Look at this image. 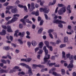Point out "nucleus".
I'll list each match as a JSON object with an SVG mask.
<instances>
[{"label": "nucleus", "mask_w": 76, "mask_h": 76, "mask_svg": "<svg viewBox=\"0 0 76 76\" xmlns=\"http://www.w3.org/2000/svg\"><path fill=\"white\" fill-rule=\"evenodd\" d=\"M45 53V56L44 59V62H43L41 63L42 64H45L48 61V59H49L50 57V55H48V57H47V54L48 53V50H44Z\"/></svg>", "instance_id": "f257e3e1"}, {"label": "nucleus", "mask_w": 76, "mask_h": 76, "mask_svg": "<svg viewBox=\"0 0 76 76\" xmlns=\"http://www.w3.org/2000/svg\"><path fill=\"white\" fill-rule=\"evenodd\" d=\"M53 23H56V24H58V27H60L61 28H62L63 27V24L62 23H66L65 22L62 21L61 20H54L53 21Z\"/></svg>", "instance_id": "f03ea898"}, {"label": "nucleus", "mask_w": 76, "mask_h": 76, "mask_svg": "<svg viewBox=\"0 0 76 76\" xmlns=\"http://www.w3.org/2000/svg\"><path fill=\"white\" fill-rule=\"evenodd\" d=\"M20 64V65H21V66H25L27 69H29V70H28V71L29 74H30L31 75L33 74H32V69H31L30 67H29V66H28V65L23 63H21Z\"/></svg>", "instance_id": "7ed1b4c3"}, {"label": "nucleus", "mask_w": 76, "mask_h": 76, "mask_svg": "<svg viewBox=\"0 0 76 76\" xmlns=\"http://www.w3.org/2000/svg\"><path fill=\"white\" fill-rule=\"evenodd\" d=\"M2 27L4 29H7L8 32H12V30L11 29V27L9 25L7 26V27L6 26H2Z\"/></svg>", "instance_id": "20e7f679"}, {"label": "nucleus", "mask_w": 76, "mask_h": 76, "mask_svg": "<svg viewBox=\"0 0 76 76\" xmlns=\"http://www.w3.org/2000/svg\"><path fill=\"white\" fill-rule=\"evenodd\" d=\"M31 14L33 15H35L36 16H38L39 15V10H37L36 11H33L31 12Z\"/></svg>", "instance_id": "39448f33"}, {"label": "nucleus", "mask_w": 76, "mask_h": 76, "mask_svg": "<svg viewBox=\"0 0 76 76\" xmlns=\"http://www.w3.org/2000/svg\"><path fill=\"white\" fill-rule=\"evenodd\" d=\"M43 12L45 13H48L49 12H50V10L48 8L45 7L43 9Z\"/></svg>", "instance_id": "423d86ee"}, {"label": "nucleus", "mask_w": 76, "mask_h": 76, "mask_svg": "<svg viewBox=\"0 0 76 76\" xmlns=\"http://www.w3.org/2000/svg\"><path fill=\"white\" fill-rule=\"evenodd\" d=\"M67 13H71L72 11L70 10V5H68L67 7Z\"/></svg>", "instance_id": "0eeeda50"}, {"label": "nucleus", "mask_w": 76, "mask_h": 76, "mask_svg": "<svg viewBox=\"0 0 76 76\" xmlns=\"http://www.w3.org/2000/svg\"><path fill=\"white\" fill-rule=\"evenodd\" d=\"M17 20V19H12L11 21H9L7 23V25H9L10 23H13L15 21Z\"/></svg>", "instance_id": "6e6552de"}, {"label": "nucleus", "mask_w": 76, "mask_h": 76, "mask_svg": "<svg viewBox=\"0 0 76 76\" xmlns=\"http://www.w3.org/2000/svg\"><path fill=\"white\" fill-rule=\"evenodd\" d=\"M25 32L24 31L22 33L19 32L18 33V35L19 36H20L21 38H23V37H24V35H25Z\"/></svg>", "instance_id": "1a4fd4ad"}, {"label": "nucleus", "mask_w": 76, "mask_h": 76, "mask_svg": "<svg viewBox=\"0 0 76 76\" xmlns=\"http://www.w3.org/2000/svg\"><path fill=\"white\" fill-rule=\"evenodd\" d=\"M11 12L13 13H16L18 12V10L16 8L12 9L11 10Z\"/></svg>", "instance_id": "9d476101"}, {"label": "nucleus", "mask_w": 76, "mask_h": 76, "mask_svg": "<svg viewBox=\"0 0 76 76\" xmlns=\"http://www.w3.org/2000/svg\"><path fill=\"white\" fill-rule=\"evenodd\" d=\"M6 34V30L3 29L2 32H0V34L1 35H4Z\"/></svg>", "instance_id": "9b49d317"}, {"label": "nucleus", "mask_w": 76, "mask_h": 76, "mask_svg": "<svg viewBox=\"0 0 76 76\" xmlns=\"http://www.w3.org/2000/svg\"><path fill=\"white\" fill-rule=\"evenodd\" d=\"M33 67H43V66L40 64L37 65L35 64H33Z\"/></svg>", "instance_id": "f8f14e48"}, {"label": "nucleus", "mask_w": 76, "mask_h": 76, "mask_svg": "<svg viewBox=\"0 0 76 76\" xmlns=\"http://www.w3.org/2000/svg\"><path fill=\"white\" fill-rule=\"evenodd\" d=\"M31 44L33 46H36L37 45V42L33 40L31 42Z\"/></svg>", "instance_id": "ddd939ff"}, {"label": "nucleus", "mask_w": 76, "mask_h": 76, "mask_svg": "<svg viewBox=\"0 0 76 76\" xmlns=\"http://www.w3.org/2000/svg\"><path fill=\"white\" fill-rule=\"evenodd\" d=\"M44 43L45 45L48 48H49V42L47 41H45L44 42Z\"/></svg>", "instance_id": "4468645a"}, {"label": "nucleus", "mask_w": 76, "mask_h": 76, "mask_svg": "<svg viewBox=\"0 0 76 76\" xmlns=\"http://www.w3.org/2000/svg\"><path fill=\"white\" fill-rule=\"evenodd\" d=\"M39 48H42L43 47V42H40L39 44Z\"/></svg>", "instance_id": "2eb2a0df"}, {"label": "nucleus", "mask_w": 76, "mask_h": 76, "mask_svg": "<svg viewBox=\"0 0 76 76\" xmlns=\"http://www.w3.org/2000/svg\"><path fill=\"white\" fill-rule=\"evenodd\" d=\"M25 19H20V22H22L24 26H26V22L25 21Z\"/></svg>", "instance_id": "dca6fc26"}, {"label": "nucleus", "mask_w": 76, "mask_h": 76, "mask_svg": "<svg viewBox=\"0 0 76 76\" xmlns=\"http://www.w3.org/2000/svg\"><path fill=\"white\" fill-rule=\"evenodd\" d=\"M67 68L69 69V68H73V64H69L68 66H67Z\"/></svg>", "instance_id": "f3484780"}, {"label": "nucleus", "mask_w": 76, "mask_h": 76, "mask_svg": "<svg viewBox=\"0 0 76 76\" xmlns=\"http://www.w3.org/2000/svg\"><path fill=\"white\" fill-rule=\"evenodd\" d=\"M61 11L63 13H65L66 11V10L65 9V7H63L60 9Z\"/></svg>", "instance_id": "a211bd4d"}, {"label": "nucleus", "mask_w": 76, "mask_h": 76, "mask_svg": "<svg viewBox=\"0 0 76 76\" xmlns=\"http://www.w3.org/2000/svg\"><path fill=\"white\" fill-rule=\"evenodd\" d=\"M7 72V71L4 69H1L0 70V73H6Z\"/></svg>", "instance_id": "6ab92c4d"}, {"label": "nucleus", "mask_w": 76, "mask_h": 76, "mask_svg": "<svg viewBox=\"0 0 76 76\" xmlns=\"http://www.w3.org/2000/svg\"><path fill=\"white\" fill-rule=\"evenodd\" d=\"M68 37H65L64 39V42H67L68 41Z\"/></svg>", "instance_id": "aec40b11"}, {"label": "nucleus", "mask_w": 76, "mask_h": 76, "mask_svg": "<svg viewBox=\"0 0 76 76\" xmlns=\"http://www.w3.org/2000/svg\"><path fill=\"white\" fill-rule=\"evenodd\" d=\"M42 30H43V28H42L39 29L38 31V34H41L42 31Z\"/></svg>", "instance_id": "412c9836"}, {"label": "nucleus", "mask_w": 76, "mask_h": 76, "mask_svg": "<svg viewBox=\"0 0 76 76\" xmlns=\"http://www.w3.org/2000/svg\"><path fill=\"white\" fill-rule=\"evenodd\" d=\"M58 13L59 15H63V12H62L61 9H60L58 11Z\"/></svg>", "instance_id": "4be33fe9"}, {"label": "nucleus", "mask_w": 76, "mask_h": 76, "mask_svg": "<svg viewBox=\"0 0 76 76\" xmlns=\"http://www.w3.org/2000/svg\"><path fill=\"white\" fill-rule=\"evenodd\" d=\"M4 50H9L10 49V48L9 47L7 46H5L3 48Z\"/></svg>", "instance_id": "5701e85b"}, {"label": "nucleus", "mask_w": 76, "mask_h": 76, "mask_svg": "<svg viewBox=\"0 0 76 76\" xmlns=\"http://www.w3.org/2000/svg\"><path fill=\"white\" fill-rule=\"evenodd\" d=\"M55 70H56V68H53L52 69L49 70V73H51L52 72H53V71H54Z\"/></svg>", "instance_id": "b1692460"}, {"label": "nucleus", "mask_w": 76, "mask_h": 76, "mask_svg": "<svg viewBox=\"0 0 76 76\" xmlns=\"http://www.w3.org/2000/svg\"><path fill=\"white\" fill-rule=\"evenodd\" d=\"M58 7H62L65 6L63 4H58Z\"/></svg>", "instance_id": "393cba45"}, {"label": "nucleus", "mask_w": 76, "mask_h": 76, "mask_svg": "<svg viewBox=\"0 0 76 76\" xmlns=\"http://www.w3.org/2000/svg\"><path fill=\"white\" fill-rule=\"evenodd\" d=\"M62 54L63 58H66V56H65V55H66V53H65V52L63 51L62 52Z\"/></svg>", "instance_id": "a878e982"}, {"label": "nucleus", "mask_w": 76, "mask_h": 76, "mask_svg": "<svg viewBox=\"0 0 76 76\" xmlns=\"http://www.w3.org/2000/svg\"><path fill=\"white\" fill-rule=\"evenodd\" d=\"M61 74L62 75H64L65 74V70L62 69H61Z\"/></svg>", "instance_id": "bb28decb"}, {"label": "nucleus", "mask_w": 76, "mask_h": 76, "mask_svg": "<svg viewBox=\"0 0 76 76\" xmlns=\"http://www.w3.org/2000/svg\"><path fill=\"white\" fill-rule=\"evenodd\" d=\"M53 32H54V30L53 29H50L48 31V33H49V34H51V33Z\"/></svg>", "instance_id": "cd10ccee"}, {"label": "nucleus", "mask_w": 76, "mask_h": 76, "mask_svg": "<svg viewBox=\"0 0 76 76\" xmlns=\"http://www.w3.org/2000/svg\"><path fill=\"white\" fill-rule=\"evenodd\" d=\"M25 74V72L23 71H22L21 72H19L18 73V75H24Z\"/></svg>", "instance_id": "c85d7f7f"}, {"label": "nucleus", "mask_w": 76, "mask_h": 76, "mask_svg": "<svg viewBox=\"0 0 76 76\" xmlns=\"http://www.w3.org/2000/svg\"><path fill=\"white\" fill-rule=\"evenodd\" d=\"M73 59H74V56L72 55H71L69 57V59L71 60H73Z\"/></svg>", "instance_id": "c756f323"}, {"label": "nucleus", "mask_w": 76, "mask_h": 76, "mask_svg": "<svg viewBox=\"0 0 76 76\" xmlns=\"http://www.w3.org/2000/svg\"><path fill=\"white\" fill-rule=\"evenodd\" d=\"M23 27V24H19V28L20 29H22Z\"/></svg>", "instance_id": "7c9ffc66"}, {"label": "nucleus", "mask_w": 76, "mask_h": 76, "mask_svg": "<svg viewBox=\"0 0 76 76\" xmlns=\"http://www.w3.org/2000/svg\"><path fill=\"white\" fill-rule=\"evenodd\" d=\"M50 44L53 45V46H56V43L55 42H50Z\"/></svg>", "instance_id": "2f4dec72"}, {"label": "nucleus", "mask_w": 76, "mask_h": 76, "mask_svg": "<svg viewBox=\"0 0 76 76\" xmlns=\"http://www.w3.org/2000/svg\"><path fill=\"white\" fill-rule=\"evenodd\" d=\"M53 75H55V76H58V75H59V74H57V73L55 72H53L52 73Z\"/></svg>", "instance_id": "473e14b6"}, {"label": "nucleus", "mask_w": 76, "mask_h": 76, "mask_svg": "<svg viewBox=\"0 0 76 76\" xmlns=\"http://www.w3.org/2000/svg\"><path fill=\"white\" fill-rule=\"evenodd\" d=\"M19 69V66H16L14 67L13 68V70H15V71H16V69Z\"/></svg>", "instance_id": "72a5a7b5"}, {"label": "nucleus", "mask_w": 76, "mask_h": 76, "mask_svg": "<svg viewBox=\"0 0 76 76\" xmlns=\"http://www.w3.org/2000/svg\"><path fill=\"white\" fill-rule=\"evenodd\" d=\"M43 52V50H40L39 51L37 52L38 54H42Z\"/></svg>", "instance_id": "f704fd0d"}, {"label": "nucleus", "mask_w": 76, "mask_h": 76, "mask_svg": "<svg viewBox=\"0 0 76 76\" xmlns=\"http://www.w3.org/2000/svg\"><path fill=\"white\" fill-rule=\"evenodd\" d=\"M66 47V45L65 44H61L59 46L60 48H63V47Z\"/></svg>", "instance_id": "c9c22d12"}, {"label": "nucleus", "mask_w": 76, "mask_h": 76, "mask_svg": "<svg viewBox=\"0 0 76 76\" xmlns=\"http://www.w3.org/2000/svg\"><path fill=\"white\" fill-rule=\"evenodd\" d=\"M18 6L19 7H20V8H23L24 7V6L20 4H18Z\"/></svg>", "instance_id": "e433bc0d"}, {"label": "nucleus", "mask_w": 76, "mask_h": 76, "mask_svg": "<svg viewBox=\"0 0 76 76\" xmlns=\"http://www.w3.org/2000/svg\"><path fill=\"white\" fill-rule=\"evenodd\" d=\"M1 61L2 63H4L5 64H6L7 63L6 61L4 59H1Z\"/></svg>", "instance_id": "4c0bfd02"}, {"label": "nucleus", "mask_w": 76, "mask_h": 76, "mask_svg": "<svg viewBox=\"0 0 76 76\" xmlns=\"http://www.w3.org/2000/svg\"><path fill=\"white\" fill-rule=\"evenodd\" d=\"M18 41L20 44H23V42L22 41V40H20V39H18Z\"/></svg>", "instance_id": "58836bf2"}, {"label": "nucleus", "mask_w": 76, "mask_h": 76, "mask_svg": "<svg viewBox=\"0 0 76 76\" xmlns=\"http://www.w3.org/2000/svg\"><path fill=\"white\" fill-rule=\"evenodd\" d=\"M27 45L28 46V47L29 48H30V47H31V43L30 42H27Z\"/></svg>", "instance_id": "ea45409f"}, {"label": "nucleus", "mask_w": 76, "mask_h": 76, "mask_svg": "<svg viewBox=\"0 0 76 76\" xmlns=\"http://www.w3.org/2000/svg\"><path fill=\"white\" fill-rule=\"evenodd\" d=\"M56 64V63H51L49 64V66H52L53 65H55Z\"/></svg>", "instance_id": "a19ab883"}, {"label": "nucleus", "mask_w": 76, "mask_h": 76, "mask_svg": "<svg viewBox=\"0 0 76 76\" xmlns=\"http://www.w3.org/2000/svg\"><path fill=\"white\" fill-rule=\"evenodd\" d=\"M23 8H24V10L26 11V12H28V10L27 9V8L26 7V6H24Z\"/></svg>", "instance_id": "79ce46f5"}, {"label": "nucleus", "mask_w": 76, "mask_h": 76, "mask_svg": "<svg viewBox=\"0 0 76 76\" xmlns=\"http://www.w3.org/2000/svg\"><path fill=\"white\" fill-rule=\"evenodd\" d=\"M20 3V1L19 0H17L16 1V2L15 3V4L16 5Z\"/></svg>", "instance_id": "37998d69"}, {"label": "nucleus", "mask_w": 76, "mask_h": 76, "mask_svg": "<svg viewBox=\"0 0 76 76\" xmlns=\"http://www.w3.org/2000/svg\"><path fill=\"white\" fill-rule=\"evenodd\" d=\"M26 22L27 23H30V24H32V23L31 21H30L29 20V19H27H27Z\"/></svg>", "instance_id": "c03bdc74"}, {"label": "nucleus", "mask_w": 76, "mask_h": 76, "mask_svg": "<svg viewBox=\"0 0 76 76\" xmlns=\"http://www.w3.org/2000/svg\"><path fill=\"white\" fill-rule=\"evenodd\" d=\"M31 60H32V58H28L26 60L27 61H26V62H29L31 61Z\"/></svg>", "instance_id": "a18cd8bd"}, {"label": "nucleus", "mask_w": 76, "mask_h": 76, "mask_svg": "<svg viewBox=\"0 0 76 76\" xmlns=\"http://www.w3.org/2000/svg\"><path fill=\"white\" fill-rule=\"evenodd\" d=\"M39 50V48L37 47L34 49L35 53H37V51H38Z\"/></svg>", "instance_id": "49530a36"}, {"label": "nucleus", "mask_w": 76, "mask_h": 76, "mask_svg": "<svg viewBox=\"0 0 76 76\" xmlns=\"http://www.w3.org/2000/svg\"><path fill=\"white\" fill-rule=\"evenodd\" d=\"M35 7L36 8H38L39 7V5L37 4H35Z\"/></svg>", "instance_id": "de8ad7c7"}, {"label": "nucleus", "mask_w": 76, "mask_h": 76, "mask_svg": "<svg viewBox=\"0 0 76 76\" xmlns=\"http://www.w3.org/2000/svg\"><path fill=\"white\" fill-rule=\"evenodd\" d=\"M1 17L2 18H4L5 16L4 15V13H2L1 15Z\"/></svg>", "instance_id": "09e8293b"}, {"label": "nucleus", "mask_w": 76, "mask_h": 76, "mask_svg": "<svg viewBox=\"0 0 76 76\" xmlns=\"http://www.w3.org/2000/svg\"><path fill=\"white\" fill-rule=\"evenodd\" d=\"M43 23H44V21L42 20L40 22V25H43Z\"/></svg>", "instance_id": "8fccbe9b"}, {"label": "nucleus", "mask_w": 76, "mask_h": 76, "mask_svg": "<svg viewBox=\"0 0 76 76\" xmlns=\"http://www.w3.org/2000/svg\"><path fill=\"white\" fill-rule=\"evenodd\" d=\"M9 2H6L3 5L4 6H7L9 4Z\"/></svg>", "instance_id": "3c124183"}, {"label": "nucleus", "mask_w": 76, "mask_h": 76, "mask_svg": "<svg viewBox=\"0 0 76 76\" xmlns=\"http://www.w3.org/2000/svg\"><path fill=\"white\" fill-rule=\"evenodd\" d=\"M13 16H14V17H19V16H20V15H19V14H15L14 15H13Z\"/></svg>", "instance_id": "603ef678"}, {"label": "nucleus", "mask_w": 76, "mask_h": 76, "mask_svg": "<svg viewBox=\"0 0 76 76\" xmlns=\"http://www.w3.org/2000/svg\"><path fill=\"white\" fill-rule=\"evenodd\" d=\"M29 16V15H27L25 16L24 18L23 19H26L27 18H28Z\"/></svg>", "instance_id": "864d4df0"}, {"label": "nucleus", "mask_w": 76, "mask_h": 76, "mask_svg": "<svg viewBox=\"0 0 76 76\" xmlns=\"http://www.w3.org/2000/svg\"><path fill=\"white\" fill-rule=\"evenodd\" d=\"M66 56L67 58H69V57H70V54L68 53V54H66Z\"/></svg>", "instance_id": "5fc2aeb1"}, {"label": "nucleus", "mask_w": 76, "mask_h": 76, "mask_svg": "<svg viewBox=\"0 0 76 76\" xmlns=\"http://www.w3.org/2000/svg\"><path fill=\"white\" fill-rule=\"evenodd\" d=\"M28 10H29L30 12H32L33 10H34V9L30 8H29L28 9Z\"/></svg>", "instance_id": "6e6d98bb"}, {"label": "nucleus", "mask_w": 76, "mask_h": 76, "mask_svg": "<svg viewBox=\"0 0 76 76\" xmlns=\"http://www.w3.org/2000/svg\"><path fill=\"white\" fill-rule=\"evenodd\" d=\"M45 3V2L43 1L42 2H40V6H42L43 5V4H44V3Z\"/></svg>", "instance_id": "4d7b16f0"}, {"label": "nucleus", "mask_w": 76, "mask_h": 76, "mask_svg": "<svg viewBox=\"0 0 76 76\" xmlns=\"http://www.w3.org/2000/svg\"><path fill=\"white\" fill-rule=\"evenodd\" d=\"M49 48H50V51H53V47H52V46H49Z\"/></svg>", "instance_id": "13d9d810"}, {"label": "nucleus", "mask_w": 76, "mask_h": 76, "mask_svg": "<svg viewBox=\"0 0 76 76\" xmlns=\"http://www.w3.org/2000/svg\"><path fill=\"white\" fill-rule=\"evenodd\" d=\"M45 15V18L46 19H48V16L47 15L45 14H44Z\"/></svg>", "instance_id": "bf43d9fd"}, {"label": "nucleus", "mask_w": 76, "mask_h": 76, "mask_svg": "<svg viewBox=\"0 0 76 76\" xmlns=\"http://www.w3.org/2000/svg\"><path fill=\"white\" fill-rule=\"evenodd\" d=\"M61 42V41L60 40H57L56 42V44H59L60 42Z\"/></svg>", "instance_id": "052dcab7"}, {"label": "nucleus", "mask_w": 76, "mask_h": 76, "mask_svg": "<svg viewBox=\"0 0 76 76\" xmlns=\"http://www.w3.org/2000/svg\"><path fill=\"white\" fill-rule=\"evenodd\" d=\"M6 0H0V3H4Z\"/></svg>", "instance_id": "680f3d73"}, {"label": "nucleus", "mask_w": 76, "mask_h": 76, "mask_svg": "<svg viewBox=\"0 0 76 76\" xmlns=\"http://www.w3.org/2000/svg\"><path fill=\"white\" fill-rule=\"evenodd\" d=\"M43 9H44V8L42 7V8H40L39 9V11L40 12H42H42H43Z\"/></svg>", "instance_id": "e2e57ef3"}, {"label": "nucleus", "mask_w": 76, "mask_h": 76, "mask_svg": "<svg viewBox=\"0 0 76 76\" xmlns=\"http://www.w3.org/2000/svg\"><path fill=\"white\" fill-rule=\"evenodd\" d=\"M49 36L50 37V38H51L52 39H53V35H52V34H49Z\"/></svg>", "instance_id": "0e129e2a"}, {"label": "nucleus", "mask_w": 76, "mask_h": 76, "mask_svg": "<svg viewBox=\"0 0 76 76\" xmlns=\"http://www.w3.org/2000/svg\"><path fill=\"white\" fill-rule=\"evenodd\" d=\"M21 61H26V59H21Z\"/></svg>", "instance_id": "69168bd1"}, {"label": "nucleus", "mask_w": 76, "mask_h": 76, "mask_svg": "<svg viewBox=\"0 0 76 76\" xmlns=\"http://www.w3.org/2000/svg\"><path fill=\"white\" fill-rule=\"evenodd\" d=\"M12 18V17L8 16L5 18V19H9Z\"/></svg>", "instance_id": "338daca9"}, {"label": "nucleus", "mask_w": 76, "mask_h": 76, "mask_svg": "<svg viewBox=\"0 0 76 76\" xmlns=\"http://www.w3.org/2000/svg\"><path fill=\"white\" fill-rule=\"evenodd\" d=\"M72 75L73 76H76V73L75 72H74L72 73Z\"/></svg>", "instance_id": "774afa93"}]
</instances>
